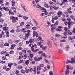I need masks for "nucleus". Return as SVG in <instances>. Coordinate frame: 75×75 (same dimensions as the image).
Wrapping results in <instances>:
<instances>
[{"label":"nucleus","instance_id":"1","mask_svg":"<svg viewBox=\"0 0 75 75\" xmlns=\"http://www.w3.org/2000/svg\"><path fill=\"white\" fill-rule=\"evenodd\" d=\"M40 1V0H35L34 1H33V4L34 7L36 6V7L38 8H41V6L38 5V2Z\"/></svg>","mask_w":75,"mask_h":75},{"label":"nucleus","instance_id":"2","mask_svg":"<svg viewBox=\"0 0 75 75\" xmlns=\"http://www.w3.org/2000/svg\"><path fill=\"white\" fill-rule=\"evenodd\" d=\"M66 67L67 68V69L66 71L65 75L69 74V69H73V67H70L68 65L66 66Z\"/></svg>","mask_w":75,"mask_h":75},{"label":"nucleus","instance_id":"3","mask_svg":"<svg viewBox=\"0 0 75 75\" xmlns=\"http://www.w3.org/2000/svg\"><path fill=\"white\" fill-rule=\"evenodd\" d=\"M68 34L69 35H72V32L70 31V30H65V31L64 33H63V34L64 35H67Z\"/></svg>","mask_w":75,"mask_h":75},{"label":"nucleus","instance_id":"4","mask_svg":"<svg viewBox=\"0 0 75 75\" xmlns=\"http://www.w3.org/2000/svg\"><path fill=\"white\" fill-rule=\"evenodd\" d=\"M36 68V67H35V66H34L33 67L32 69V68L30 69V71L31 72H32V71L33 72H35V74H36V69H35Z\"/></svg>","mask_w":75,"mask_h":75},{"label":"nucleus","instance_id":"5","mask_svg":"<svg viewBox=\"0 0 75 75\" xmlns=\"http://www.w3.org/2000/svg\"><path fill=\"white\" fill-rule=\"evenodd\" d=\"M33 35L34 37H35L36 35V37H38V33L35 31H33Z\"/></svg>","mask_w":75,"mask_h":75},{"label":"nucleus","instance_id":"6","mask_svg":"<svg viewBox=\"0 0 75 75\" xmlns=\"http://www.w3.org/2000/svg\"><path fill=\"white\" fill-rule=\"evenodd\" d=\"M23 63H24V61H23V60H21L18 62V64H21L22 63L23 64V66H25V64H24Z\"/></svg>","mask_w":75,"mask_h":75},{"label":"nucleus","instance_id":"7","mask_svg":"<svg viewBox=\"0 0 75 75\" xmlns=\"http://www.w3.org/2000/svg\"><path fill=\"white\" fill-rule=\"evenodd\" d=\"M57 17H61V15H62V12L61 11H58L57 13Z\"/></svg>","mask_w":75,"mask_h":75},{"label":"nucleus","instance_id":"8","mask_svg":"<svg viewBox=\"0 0 75 75\" xmlns=\"http://www.w3.org/2000/svg\"><path fill=\"white\" fill-rule=\"evenodd\" d=\"M8 28L7 27H4L3 28V30L5 31V33L6 32V31L8 30Z\"/></svg>","mask_w":75,"mask_h":75},{"label":"nucleus","instance_id":"9","mask_svg":"<svg viewBox=\"0 0 75 75\" xmlns=\"http://www.w3.org/2000/svg\"><path fill=\"white\" fill-rule=\"evenodd\" d=\"M70 63L71 64H74V63H75V59H74V58H71V59Z\"/></svg>","mask_w":75,"mask_h":75},{"label":"nucleus","instance_id":"10","mask_svg":"<svg viewBox=\"0 0 75 75\" xmlns=\"http://www.w3.org/2000/svg\"><path fill=\"white\" fill-rule=\"evenodd\" d=\"M25 72H26V73H28V72H30V70L28 69V68L25 67Z\"/></svg>","mask_w":75,"mask_h":75},{"label":"nucleus","instance_id":"11","mask_svg":"<svg viewBox=\"0 0 75 75\" xmlns=\"http://www.w3.org/2000/svg\"><path fill=\"white\" fill-rule=\"evenodd\" d=\"M16 28H17V30H16V31L17 32H20V26H17L16 27Z\"/></svg>","mask_w":75,"mask_h":75},{"label":"nucleus","instance_id":"12","mask_svg":"<svg viewBox=\"0 0 75 75\" xmlns=\"http://www.w3.org/2000/svg\"><path fill=\"white\" fill-rule=\"evenodd\" d=\"M58 28H59V29L57 28L56 29V30L57 31H61L62 30L61 29V28H62V27L61 26H58Z\"/></svg>","mask_w":75,"mask_h":75},{"label":"nucleus","instance_id":"13","mask_svg":"<svg viewBox=\"0 0 75 75\" xmlns=\"http://www.w3.org/2000/svg\"><path fill=\"white\" fill-rule=\"evenodd\" d=\"M66 50L67 51H68L69 49V46L68 45H67L65 47Z\"/></svg>","mask_w":75,"mask_h":75},{"label":"nucleus","instance_id":"14","mask_svg":"<svg viewBox=\"0 0 75 75\" xmlns=\"http://www.w3.org/2000/svg\"><path fill=\"white\" fill-rule=\"evenodd\" d=\"M4 9L6 11H8L9 9H8V8L7 7H5L4 8Z\"/></svg>","mask_w":75,"mask_h":75},{"label":"nucleus","instance_id":"15","mask_svg":"<svg viewBox=\"0 0 75 75\" xmlns=\"http://www.w3.org/2000/svg\"><path fill=\"white\" fill-rule=\"evenodd\" d=\"M15 47H16V45L13 44L11 45L10 49H11V50H13V49H14V48Z\"/></svg>","mask_w":75,"mask_h":75},{"label":"nucleus","instance_id":"16","mask_svg":"<svg viewBox=\"0 0 75 75\" xmlns=\"http://www.w3.org/2000/svg\"><path fill=\"white\" fill-rule=\"evenodd\" d=\"M62 3L59 4L60 6H61L62 5V4H64V2L67 1V0H62Z\"/></svg>","mask_w":75,"mask_h":75},{"label":"nucleus","instance_id":"17","mask_svg":"<svg viewBox=\"0 0 75 75\" xmlns=\"http://www.w3.org/2000/svg\"><path fill=\"white\" fill-rule=\"evenodd\" d=\"M25 27L27 29H30L31 28V27L30 26V25H28V24H27L26 26Z\"/></svg>","mask_w":75,"mask_h":75},{"label":"nucleus","instance_id":"18","mask_svg":"<svg viewBox=\"0 0 75 75\" xmlns=\"http://www.w3.org/2000/svg\"><path fill=\"white\" fill-rule=\"evenodd\" d=\"M44 7L46 8H49L50 7V6L48 4H45L44 5Z\"/></svg>","mask_w":75,"mask_h":75},{"label":"nucleus","instance_id":"19","mask_svg":"<svg viewBox=\"0 0 75 75\" xmlns=\"http://www.w3.org/2000/svg\"><path fill=\"white\" fill-rule=\"evenodd\" d=\"M29 63H30V61L28 60H26L25 62V63L26 65H28V64H29Z\"/></svg>","mask_w":75,"mask_h":75},{"label":"nucleus","instance_id":"20","mask_svg":"<svg viewBox=\"0 0 75 75\" xmlns=\"http://www.w3.org/2000/svg\"><path fill=\"white\" fill-rule=\"evenodd\" d=\"M51 27H52V28H54V29H55V24H52L51 25Z\"/></svg>","mask_w":75,"mask_h":75},{"label":"nucleus","instance_id":"21","mask_svg":"<svg viewBox=\"0 0 75 75\" xmlns=\"http://www.w3.org/2000/svg\"><path fill=\"white\" fill-rule=\"evenodd\" d=\"M28 59H29V60L30 61H33V59L30 56H28Z\"/></svg>","mask_w":75,"mask_h":75},{"label":"nucleus","instance_id":"22","mask_svg":"<svg viewBox=\"0 0 75 75\" xmlns=\"http://www.w3.org/2000/svg\"><path fill=\"white\" fill-rule=\"evenodd\" d=\"M2 59L4 60H8V59L6 58V56H4L2 57Z\"/></svg>","mask_w":75,"mask_h":75},{"label":"nucleus","instance_id":"23","mask_svg":"<svg viewBox=\"0 0 75 75\" xmlns=\"http://www.w3.org/2000/svg\"><path fill=\"white\" fill-rule=\"evenodd\" d=\"M29 42L30 43H34V40H33V39H30L29 40Z\"/></svg>","mask_w":75,"mask_h":75},{"label":"nucleus","instance_id":"24","mask_svg":"<svg viewBox=\"0 0 75 75\" xmlns=\"http://www.w3.org/2000/svg\"><path fill=\"white\" fill-rule=\"evenodd\" d=\"M27 54H25L23 57V59H25L26 58H27Z\"/></svg>","mask_w":75,"mask_h":75},{"label":"nucleus","instance_id":"25","mask_svg":"<svg viewBox=\"0 0 75 75\" xmlns=\"http://www.w3.org/2000/svg\"><path fill=\"white\" fill-rule=\"evenodd\" d=\"M8 42L9 44H11L13 43V42H12V40L11 39H9L8 40Z\"/></svg>","mask_w":75,"mask_h":75},{"label":"nucleus","instance_id":"26","mask_svg":"<svg viewBox=\"0 0 75 75\" xmlns=\"http://www.w3.org/2000/svg\"><path fill=\"white\" fill-rule=\"evenodd\" d=\"M8 67L9 68H11V67L12 65H13V64L9 63L8 64Z\"/></svg>","mask_w":75,"mask_h":75},{"label":"nucleus","instance_id":"27","mask_svg":"<svg viewBox=\"0 0 75 75\" xmlns=\"http://www.w3.org/2000/svg\"><path fill=\"white\" fill-rule=\"evenodd\" d=\"M23 18L24 20H28V17L27 16H23Z\"/></svg>","mask_w":75,"mask_h":75},{"label":"nucleus","instance_id":"28","mask_svg":"<svg viewBox=\"0 0 75 75\" xmlns=\"http://www.w3.org/2000/svg\"><path fill=\"white\" fill-rule=\"evenodd\" d=\"M37 71H40L41 70V67H39V66L37 67Z\"/></svg>","mask_w":75,"mask_h":75},{"label":"nucleus","instance_id":"29","mask_svg":"<svg viewBox=\"0 0 75 75\" xmlns=\"http://www.w3.org/2000/svg\"><path fill=\"white\" fill-rule=\"evenodd\" d=\"M70 17L73 20H74L75 18H74V16H73V15H71L70 16Z\"/></svg>","mask_w":75,"mask_h":75},{"label":"nucleus","instance_id":"30","mask_svg":"<svg viewBox=\"0 0 75 75\" xmlns=\"http://www.w3.org/2000/svg\"><path fill=\"white\" fill-rule=\"evenodd\" d=\"M23 58V56L21 55L19 56L18 58H17L18 60H19V59H21Z\"/></svg>","mask_w":75,"mask_h":75},{"label":"nucleus","instance_id":"31","mask_svg":"<svg viewBox=\"0 0 75 75\" xmlns=\"http://www.w3.org/2000/svg\"><path fill=\"white\" fill-rule=\"evenodd\" d=\"M6 51H2L1 52V55L4 54H6Z\"/></svg>","mask_w":75,"mask_h":75},{"label":"nucleus","instance_id":"32","mask_svg":"<svg viewBox=\"0 0 75 75\" xmlns=\"http://www.w3.org/2000/svg\"><path fill=\"white\" fill-rule=\"evenodd\" d=\"M20 41V40H15L14 41V42L15 43H16V44H17L18 42H19Z\"/></svg>","mask_w":75,"mask_h":75},{"label":"nucleus","instance_id":"33","mask_svg":"<svg viewBox=\"0 0 75 75\" xmlns=\"http://www.w3.org/2000/svg\"><path fill=\"white\" fill-rule=\"evenodd\" d=\"M58 52H59V53L61 54V53L62 52V50L61 49L59 50H58Z\"/></svg>","mask_w":75,"mask_h":75},{"label":"nucleus","instance_id":"34","mask_svg":"<svg viewBox=\"0 0 75 75\" xmlns=\"http://www.w3.org/2000/svg\"><path fill=\"white\" fill-rule=\"evenodd\" d=\"M21 73H22V74H25V71H24L23 69L21 70Z\"/></svg>","mask_w":75,"mask_h":75},{"label":"nucleus","instance_id":"35","mask_svg":"<svg viewBox=\"0 0 75 75\" xmlns=\"http://www.w3.org/2000/svg\"><path fill=\"white\" fill-rule=\"evenodd\" d=\"M44 60L46 63L47 64H49V62H48V60H46V59H45Z\"/></svg>","mask_w":75,"mask_h":75},{"label":"nucleus","instance_id":"36","mask_svg":"<svg viewBox=\"0 0 75 75\" xmlns=\"http://www.w3.org/2000/svg\"><path fill=\"white\" fill-rule=\"evenodd\" d=\"M41 44V42H38L37 43V45H40Z\"/></svg>","mask_w":75,"mask_h":75},{"label":"nucleus","instance_id":"37","mask_svg":"<svg viewBox=\"0 0 75 75\" xmlns=\"http://www.w3.org/2000/svg\"><path fill=\"white\" fill-rule=\"evenodd\" d=\"M18 69H21L23 68V67H22L21 66H18Z\"/></svg>","mask_w":75,"mask_h":75},{"label":"nucleus","instance_id":"38","mask_svg":"<svg viewBox=\"0 0 75 75\" xmlns=\"http://www.w3.org/2000/svg\"><path fill=\"white\" fill-rule=\"evenodd\" d=\"M55 30V29H54V28H51V32H52V33H54V32L55 31V30Z\"/></svg>","mask_w":75,"mask_h":75},{"label":"nucleus","instance_id":"39","mask_svg":"<svg viewBox=\"0 0 75 75\" xmlns=\"http://www.w3.org/2000/svg\"><path fill=\"white\" fill-rule=\"evenodd\" d=\"M30 30L25 31V33H28V34H29V33H30Z\"/></svg>","mask_w":75,"mask_h":75},{"label":"nucleus","instance_id":"40","mask_svg":"<svg viewBox=\"0 0 75 75\" xmlns=\"http://www.w3.org/2000/svg\"><path fill=\"white\" fill-rule=\"evenodd\" d=\"M49 74L50 75H54V73L52 72V71H50L49 72Z\"/></svg>","mask_w":75,"mask_h":75},{"label":"nucleus","instance_id":"41","mask_svg":"<svg viewBox=\"0 0 75 75\" xmlns=\"http://www.w3.org/2000/svg\"><path fill=\"white\" fill-rule=\"evenodd\" d=\"M23 48L21 47H19L17 48V50H23Z\"/></svg>","mask_w":75,"mask_h":75},{"label":"nucleus","instance_id":"42","mask_svg":"<svg viewBox=\"0 0 75 75\" xmlns=\"http://www.w3.org/2000/svg\"><path fill=\"white\" fill-rule=\"evenodd\" d=\"M67 20L68 21L69 23H70L71 21V19L69 18H67Z\"/></svg>","mask_w":75,"mask_h":75},{"label":"nucleus","instance_id":"43","mask_svg":"<svg viewBox=\"0 0 75 75\" xmlns=\"http://www.w3.org/2000/svg\"><path fill=\"white\" fill-rule=\"evenodd\" d=\"M72 33H75V28H74L72 29Z\"/></svg>","mask_w":75,"mask_h":75},{"label":"nucleus","instance_id":"44","mask_svg":"<svg viewBox=\"0 0 75 75\" xmlns=\"http://www.w3.org/2000/svg\"><path fill=\"white\" fill-rule=\"evenodd\" d=\"M41 59H42V57L41 56L39 57L38 58V61H40V60H41Z\"/></svg>","mask_w":75,"mask_h":75},{"label":"nucleus","instance_id":"45","mask_svg":"<svg viewBox=\"0 0 75 75\" xmlns=\"http://www.w3.org/2000/svg\"><path fill=\"white\" fill-rule=\"evenodd\" d=\"M6 6H9L10 5V3L9 2H7L5 4Z\"/></svg>","mask_w":75,"mask_h":75},{"label":"nucleus","instance_id":"46","mask_svg":"<svg viewBox=\"0 0 75 75\" xmlns=\"http://www.w3.org/2000/svg\"><path fill=\"white\" fill-rule=\"evenodd\" d=\"M25 35L26 37L28 38V36H29V33H26L25 34Z\"/></svg>","mask_w":75,"mask_h":75},{"label":"nucleus","instance_id":"47","mask_svg":"<svg viewBox=\"0 0 75 75\" xmlns=\"http://www.w3.org/2000/svg\"><path fill=\"white\" fill-rule=\"evenodd\" d=\"M67 41V40H60V42H65Z\"/></svg>","mask_w":75,"mask_h":75},{"label":"nucleus","instance_id":"48","mask_svg":"<svg viewBox=\"0 0 75 75\" xmlns=\"http://www.w3.org/2000/svg\"><path fill=\"white\" fill-rule=\"evenodd\" d=\"M23 45V42H21L19 43V46L21 47Z\"/></svg>","mask_w":75,"mask_h":75},{"label":"nucleus","instance_id":"49","mask_svg":"<svg viewBox=\"0 0 75 75\" xmlns=\"http://www.w3.org/2000/svg\"><path fill=\"white\" fill-rule=\"evenodd\" d=\"M15 18V17L14 16H11L10 17V20H14Z\"/></svg>","mask_w":75,"mask_h":75},{"label":"nucleus","instance_id":"50","mask_svg":"<svg viewBox=\"0 0 75 75\" xmlns=\"http://www.w3.org/2000/svg\"><path fill=\"white\" fill-rule=\"evenodd\" d=\"M14 53V52L13 50H11L10 52H9V54H13Z\"/></svg>","mask_w":75,"mask_h":75},{"label":"nucleus","instance_id":"51","mask_svg":"<svg viewBox=\"0 0 75 75\" xmlns=\"http://www.w3.org/2000/svg\"><path fill=\"white\" fill-rule=\"evenodd\" d=\"M41 68V67H44V64H41L38 65Z\"/></svg>","mask_w":75,"mask_h":75},{"label":"nucleus","instance_id":"52","mask_svg":"<svg viewBox=\"0 0 75 75\" xmlns=\"http://www.w3.org/2000/svg\"><path fill=\"white\" fill-rule=\"evenodd\" d=\"M24 24V22H22L20 24V25L21 26V25H23Z\"/></svg>","mask_w":75,"mask_h":75},{"label":"nucleus","instance_id":"53","mask_svg":"<svg viewBox=\"0 0 75 75\" xmlns=\"http://www.w3.org/2000/svg\"><path fill=\"white\" fill-rule=\"evenodd\" d=\"M55 36L57 37H59V35L58 34H55Z\"/></svg>","mask_w":75,"mask_h":75},{"label":"nucleus","instance_id":"54","mask_svg":"<svg viewBox=\"0 0 75 75\" xmlns=\"http://www.w3.org/2000/svg\"><path fill=\"white\" fill-rule=\"evenodd\" d=\"M4 45L5 46H8V45H9V44H8V43H5V44H4Z\"/></svg>","mask_w":75,"mask_h":75},{"label":"nucleus","instance_id":"55","mask_svg":"<svg viewBox=\"0 0 75 75\" xmlns=\"http://www.w3.org/2000/svg\"><path fill=\"white\" fill-rule=\"evenodd\" d=\"M51 21H52V23H54L55 22L54 21V19L53 18Z\"/></svg>","mask_w":75,"mask_h":75},{"label":"nucleus","instance_id":"56","mask_svg":"<svg viewBox=\"0 0 75 75\" xmlns=\"http://www.w3.org/2000/svg\"><path fill=\"white\" fill-rule=\"evenodd\" d=\"M65 36H63L62 37V38H64L65 39H66V38H67V35H64Z\"/></svg>","mask_w":75,"mask_h":75},{"label":"nucleus","instance_id":"57","mask_svg":"<svg viewBox=\"0 0 75 75\" xmlns=\"http://www.w3.org/2000/svg\"><path fill=\"white\" fill-rule=\"evenodd\" d=\"M38 52L39 54H42V52H43L42 51H39Z\"/></svg>","mask_w":75,"mask_h":75},{"label":"nucleus","instance_id":"58","mask_svg":"<svg viewBox=\"0 0 75 75\" xmlns=\"http://www.w3.org/2000/svg\"><path fill=\"white\" fill-rule=\"evenodd\" d=\"M53 14V12H52L49 13V14H48V16H51V15H52V14Z\"/></svg>","mask_w":75,"mask_h":75},{"label":"nucleus","instance_id":"59","mask_svg":"<svg viewBox=\"0 0 75 75\" xmlns=\"http://www.w3.org/2000/svg\"><path fill=\"white\" fill-rule=\"evenodd\" d=\"M49 3L50 4V5H52V4H54V3L51 1H50Z\"/></svg>","mask_w":75,"mask_h":75},{"label":"nucleus","instance_id":"60","mask_svg":"<svg viewBox=\"0 0 75 75\" xmlns=\"http://www.w3.org/2000/svg\"><path fill=\"white\" fill-rule=\"evenodd\" d=\"M27 52H28V54H31V51L30 50H28L27 51Z\"/></svg>","mask_w":75,"mask_h":75},{"label":"nucleus","instance_id":"61","mask_svg":"<svg viewBox=\"0 0 75 75\" xmlns=\"http://www.w3.org/2000/svg\"><path fill=\"white\" fill-rule=\"evenodd\" d=\"M32 29L33 30H36V27H34L32 28Z\"/></svg>","mask_w":75,"mask_h":75},{"label":"nucleus","instance_id":"62","mask_svg":"<svg viewBox=\"0 0 75 75\" xmlns=\"http://www.w3.org/2000/svg\"><path fill=\"white\" fill-rule=\"evenodd\" d=\"M71 25H70V24H69L68 25V28L69 29H70V28H71Z\"/></svg>","mask_w":75,"mask_h":75},{"label":"nucleus","instance_id":"63","mask_svg":"<svg viewBox=\"0 0 75 75\" xmlns=\"http://www.w3.org/2000/svg\"><path fill=\"white\" fill-rule=\"evenodd\" d=\"M70 62H71V61H70L69 60H67V62H66V64H68V63H69H69H70Z\"/></svg>","mask_w":75,"mask_h":75},{"label":"nucleus","instance_id":"64","mask_svg":"<svg viewBox=\"0 0 75 75\" xmlns=\"http://www.w3.org/2000/svg\"><path fill=\"white\" fill-rule=\"evenodd\" d=\"M22 52L23 53H26V51L25 50H22Z\"/></svg>","mask_w":75,"mask_h":75}]
</instances>
